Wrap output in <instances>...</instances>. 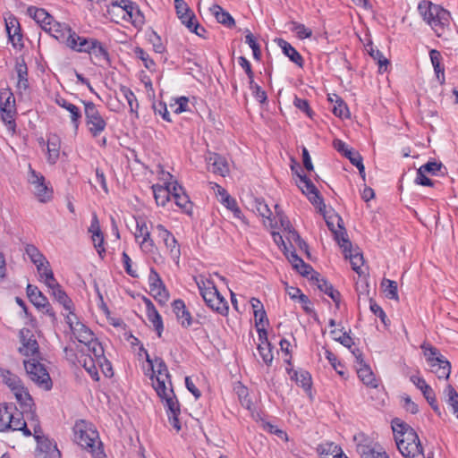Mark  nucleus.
Here are the masks:
<instances>
[{
	"instance_id": "1",
	"label": "nucleus",
	"mask_w": 458,
	"mask_h": 458,
	"mask_svg": "<svg viewBox=\"0 0 458 458\" xmlns=\"http://www.w3.org/2000/svg\"><path fill=\"white\" fill-rule=\"evenodd\" d=\"M13 394L20 405L21 411L13 403H4L1 404L0 431L17 430L21 431L24 437H30L32 433L27 426L24 416L28 420L36 419V405L33 398L24 386H21L19 390L13 391Z\"/></svg>"
},
{
	"instance_id": "2",
	"label": "nucleus",
	"mask_w": 458,
	"mask_h": 458,
	"mask_svg": "<svg viewBox=\"0 0 458 458\" xmlns=\"http://www.w3.org/2000/svg\"><path fill=\"white\" fill-rule=\"evenodd\" d=\"M392 429L397 450L403 458H433L431 454H425L418 433L409 424L394 419Z\"/></svg>"
},
{
	"instance_id": "3",
	"label": "nucleus",
	"mask_w": 458,
	"mask_h": 458,
	"mask_svg": "<svg viewBox=\"0 0 458 458\" xmlns=\"http://www.w3.org/2000/svg\"><path fill=\"white\" fill-rule=\"evenodd\" d=\"M266 212L259 209V214L263 216V224L266 227H269L272 231L279 233L283 236V241L285 242L287 246L294 249V245L303 250L307 248V244L301 240L298 233L291 228L289 222L284 216L278 211V206L275 205V214L267 208V205L264 206Z\"/></svg>"
},
{
	"instance_id": "4",
	"label": "nucleus",
	"mask_w": 458,
	"mask_h": 458,
	"mask_svg": "<svg viewBox=\"0 0 458 458\" xmlns=\"http://www.w3.org/2000/svg\"><path fill=\"white\" fill-rule=\"evenodd\" d=\"M418 12L437 37H443L450 30L451 13L441 5L422 0L418 4Z\"/></svg>"
},
{
	"instance_id": "5",
	"label": "nucleus",
	"mask_w": 458,
	"mask_h": 458,
	"mask_svg": "<svg viewBox=\"0 0 458 458\" xmlns=\"http://www.w3.org/2000/svg\"><path fill=\"white\" fill-rule=\"evenodd\" d=\"M73 432L75 442L89 451L91 455H96L98 458L106 456L98 432L90 424L85 420L77 421L73 427Z\"/></svg>"
},
{
	"instance_id": "6",
	"label": "nucleus",
	"mask_w": 458,
	"mask_h": 458,
	"mask_svg": "<svg viewBox=\"0 0 458 458\" xmlns=\"http://www.w3.org/2000/svg\"><path fill=\"white\" fill-rule=\"evenodd\" d=\"M66 323L69 325L71 331L74 337L81 343L88 347L90 352L102 354V344L95 338L94 333L86 325L79 321L76 315H67L65 318Z\"/></svg>"
},
{
	"instance_id": "7",
	"label": "nucleus",
	"mask_w": 458,
	"mask_h": 458,
	"mask_svg": "<svg viewBox=\"0 0 458 458\" xmlns=\"http://www.w3.org/2000/svg\"><path fill=\"white\" fill-rule=\"evenodd\" d=\"M197 284L207 306L221 315H225L228 311V303L217 291L214 282L210 279L200 277L197 281Z\"/></svg>"
},
{
	"instance_id": "8",
	"label": "nucleus",
	"mask_w": 458,
	"mask_h": 458,
	"mask_svg": "<svg viewBox=\"0 0 458 458\" xmlns=\"http://www.w3.org/2000/svg\"><path fill=\"white\" fill-rule=\"evenodd\" d=\"M421 349L430 367V371L434 373L438 379L447 380L451 374V363L440 353L437 348L431 344H423Z\"/></svg>"
},
{
	"instance_id": "9",
	"label": "nucleus",
	"mask_w": 458,
	"mask_h": 458,
	"mask_svg": "<svg viewBox=\"0 0 458 458\" xmlns=\"http://www.w3.org/2000/svg\"><path fill=\"white\" fill-rule=\"evenodd\" d=\"M152 360L154 364V369L151 368L152 375L150 377L152 386L158 397L166 396L169 393V389L173 388L167 366L160 357H155V359Z\"/></svg>"
},
{
	"instance_id": "10",
	"label": "nucleus",
	"mask_w": 458,
	"mask_h": 458,
	"mask_svg": "<svg viewBox=\"0 0 458 458\" xmlns=\"http://www.w3.org/2000/svg\"><path fill=\"white\" fill-rule=\"evenodd\" d=\"M84 106L85 123L92 138H98L106 130L107 123L97 105L92 101L81 99Z\"/></svg>"
},
{
	"instance_id": "11",
	"label": "nucleus",
	"mask_w": 458,
	"mask_h": 458,
	"mask_svg": "<svg viewBox=\"0 0 458 458\" xmlns=\"http://www.w3.org/2000/svg\"><path fill=\"white\" fill-rule=\"evenodd\" d=\"M40 358H30L23 360V365L30 379L44 390H50L53 383L49 373Z\"/></svg>"
},
{
	"instance_id": "12",
	"label": "nucleus",
	"mask_w": 458,
	"mask_h": 458,
	"mask_svg": "<svg viewBox=\"0 0 458 458\" xmlns=\"http://www.w3.org/2000/svg\"><path fill=\"white\" fill-rule=\"evenodd\" d=\"M272 238L275 243L283 250L284 254L292 264L293 267L302 276H308L312 267L306 264L296 253L294 249H291L287 246L283 236L279 233L271 231Z\"/></svg>"
},
{
	"instance_id": "13",
	"label": "nucleus",
	"mask_w": 458,
	"mask_h": 458,
	"mask_svg": "<svg viewBox=\"0 0 458 458\" xmlns=\"http://www.w3.org/2000/svg\"><path fill=\"white\" fill-rule=\"evenodd\" d=\"M135 240L139 242L140 250L147 254H153L157 250L151 237L147 221L143 217L136 218Z\"/></svg>"
},
{
	"instance_id": "14",
	"label": "nucleus",
	"mask_w": 458,
	"mask_h": 458,
	"mask_svg": "<svg viewBox=\"0 0 458 458\" xmlns=\"http://www.w3.org/2000/svg\"><path fill=\"white\" fill-rule=\"evenodd\" d=\"M268 326V319L263 307L259 309V355L262 356L264 362L270 365L274 359L273 351L270 344L267 342V333L265 326Z\"/></svg>"
},
{
	"instance_id": "15",
	"label": "nucleus",
	"mask_w": 458,
	"mask_h": 458,
	"mask_svg": "<svg viewBox=\"0 0 458 458\" xmlns=\"http://www.w3.org/2000/svg\"><path fill=\"white\" fill-rule=\"evenodd\" d=\"M21 346L18 352L25 357L40 358L39 345L35 335L29 328H22L19 332Z\"/></svg>"
},
{
	"instance_id": "16",
	"label": "nucleus",
	"mask_w": 458,
	"mask_h": 458,
	"mask_svg": "<svg viewBox=\"0 0 458 458\" xmlns=\"http://www.w3.org/2000/svg\"><path fill=\"white\" fill-rule=\"evenodd\" d=\"M28 182L34 187V194L40 202L46 203L51 200L53 197L52 189L47 185L45 177L32 169L30 165Z\"/></svg>"
},
{
	"instance_id": "17",
	"label": "nucleus",
	"mask_w": 458,
	"mask_h": 458,
	"mask_svg": "<svg viewBox=\"0 0 458 458\" xmlns=\"http://www.w3.org/2000/svg\"><path fill=\"white\" fill-rule=\"evenodd\" d=\"M165 404L168 420L173 428L178 432L181 430L182 426L179 420L181 413L180 403L174 394V389L170 388L166 396L159 397Z\"/></svg>"
},
{
	"instance_id": "18",
	"label": "nucleus",
	"mask_w": 458,
	"mask_h": 458,
	"mask_svg": "<svg viewBox=\"0 0 458 458\" xmlns=\"http://www.w3.org/2000/svg\"><path fill=\"white\" fill-rule=\"evenodd\" d=\"M326 222L330 231L334 233L335 239L338 242L339 246L343 249V251L346 252L349 250L351 242L346 237L342 218L338 215L335 214L326 218Z\"/></svg>"
},
{
	"instance_id": "19",
	"label": "nucleus",
	"mask_w": 458,
	"mask_h": 458,
	"mask_svg": "<svg viewBox=\"0 0 458 458\" xmlns=\"http://www.w3.org/2000/svg\"><path fill=\"white\" fill-rule=\"evenodd\" d=\"M352 353L355 355L359 367L357 374L360 380L369 388H377L379 386L380 380L376 377L371 368L367 365L361 358V352L359 349H354Z\"/></svg>"
},
{
	"instance_id": "20",
	"label": "nucleus",
	"mask_w": 458,
	"mask_h": 458,
	"mask_svg": "<svg viewBox=\"0 0 458 458\" xmlns=\"http://www.w3.org/2000/svg\"><path fill=\"white\" fill-rule=\"evenodd\" d=\"M26 292L28 298L34 306H36L38 309L44 310V312L47 315H48L53 319H55V313L52 306L50 305L47 298L36 285L28 284Z\"/></svg>"
},
{
	"instance_id": "21",
	"label": "nucleus",
	"mask_w": 458,
	"mask_h": 458,
	"mask_svg": "<svg viewBox=\"0 0 458 458\" xmlns=\"http://www.w3.org/2000/svg\"><path fill=\"white\" fill-rule=\"evenodd\" d=\"M298 187L301 189L303 194H305L310 201L322 212L325 208V204L316 186L309 180L306 176L299 175V181L297 182Z\"/></svg>"
},
{
	"instance_id": "22",
	"label": "nucleus",
	"mask_w": 458,
	"mask_h": 458,
	"mask_svg": "<svg viewBox=\"0 0 458 458\" xmlns=\"http://www.w3.org/2000/svg\"><path fill=\"white\" fill-rule=\"evenodd\" d=\"M150 294L159 302H165L168 300V293L165 290L158 273L151 267L148 276Z\"/></svg>"
},
{
	"instance_id": "23",
	"label": "nucleus",
	"mask_w": 458,
	"mask_h": 458,
	"mask_svg": "<svg viewBox=\"0 0 458 458\" xmlns=\"http://www.w3.org/2000/svg\"><path fill=\"white\" fill-rule=\"evenodd\" d=\"M356 450L361 458H390L381 446L368 439L360 441Z\"/></svg>"
},
{
	"instance_id": "24",
	"label": "nucleus",
	"mask_w": 458,
	"mask_h": 458,
	"mask_svg": "<svg viewBox=\"0 0 458 458\" xmlns=\"http://www.w3.org/2000/svg\"><path fill=\"white\" fill-rule=\"evenodd\" d=\"M47 32L66 47H68L70 39L72 38V36L75 33L69 24L59 21H55L53 25L49 26Z\"/></svg>"
},
{
	"instance_id": "25",
	"label": "nucleus",
	"mask_w": 458,
	"mask_h": 458,
	"mask_svg": "<svg viewBox=\"0 0 458 458\" xmlns=\"http://www.w3.org/2000/svg\"><path fill=\"white\" fill-rule=\"evenodd\" d=\"M37 458H62L56 443L46 437L37 441Z\"/></svg>"
},
{
	"instance_id": "26",
	"label": "nucleus",
	"mask_w": 458,
	"mask_h": 458,
	"mask_svg": "<svg viewBox=\"0 0 458 458\" xmlns=\"http://www.w3.org/2000/svg\"><path fill=\"white\" fill-rule=\"evenodd\" d=\"M72 38L70 39L68 47L72 51L77 53H90L93 47L96 45L97 38H85L79 36L76 32L72 36Z\"/></svg>"
},
{
	"instance_id": "27",
	"label": "nucleus",
	"mask_w": 458,
	"mask_h": 458,
	"mask_svg": "<svg viewBox=\"0 0 458 458\" xmlns=\"http://www.w3.org/2000/svg\"><path fill=\"white\" fill-rule=\"evenodd\" d=\"M96 46L92 47L89 55L91 56L92 63L98 66H108L111 64V58L109 52L106 46L98 39L96 40Z\"/></svg>"
},
{
	"instance_id": "28",
	"label": "nucleus",
	"mask_w": 458,
	"mask_h": 458,
	"mask_svg": "<svg viewBox=\"0 0 458 458\" xmlns=\"http://www.w3.org/2000/svg\"><path fill=\"white\" fill-rule=\"evenodd\" d=\"M173 311L182 327L188 328L192 324V317L182 299L174 300L172 303Z\"/></svg>"
},
{
	"instance_id": "29",
	"label": "nucleus",
	"mask_w": 458,
	"mask_h": 458,
	"mask_svg": "<svg viewBox=\"0 0 458 458\" xmlns=\"http://www.w3.org/2000/svg\"><path fill=\"white\" fill-rule=\"evenodd\" d=\"M6 31L13 47H23V37L17 19L13 18L9 21H6Z\"/></svg>"
},
{
	"instance_id": "30",
	"label": "nucleus",
	"mask_w": 458,
	"mask_h": 458,
	"mask_svg": "<svg viewBox=\"0 0 458 458\" xmlns=\"http://www.w3.org/2000/svg\"><path fill=\"white\" fill-rule=\"evenodd\" d=\"M156 228L158 231V236L163 240L166 249L172 255L178 257L180 255V249L175 237L161 224L157 225Z\"/></svg>"
},
{
	"instance_id": "31",
	"label": "nucleus",
	"mask_w": 458,
	"mask_h": 458,
	"mask_svg": "<svg viewBox=\"0 0 458 458\" xmlns=\"http://www.w3.org/2000/svg\"><path fill=\"white\" fill-rule=\"evenodd\" d=\"M278 46L282 49L284 55H285L291 62L296 64L299 68H303L304 59L295 47L284 39H279Z\"/></svg>"
},
{
	"instance_id": "32",
	"label": "nucleus",
	"mask_w": 458,
	"mask_h": 458,
	"mask_svg": "<svg viewBox=\"0 0 458 458\" xmlns=\"http://www.w3.org/2000/svg\"><path fill=\"white\" fill-rule=\"evenodd\" d=\"M429 57L434 68V72L436 73L437 79L439 83L442 85L445 81V67L442 64V55L441 53L437 49H431L429 51Z\"/></svg>"
},
{
	"instance_id": "33",
	"label": "nucleus",
	"mask_w": 458,
	"mask_h": 458,
	"mask_svg": "<svg viewBox=\"0 0 458 458\" xmlns=\"http://www.w3.org/2000/svg\"><path fill=\"white\" fill-rule=\"evenodd\" d=\"M313 279L315 280L318 288L321 292H324L327 295H328L335 303V305L339 307V303L341 301L340 293L337 290H335L333 287V285L330 283H328L326 279L319 277L318 276Z\"/></svg>"
},
{
	"instance_id": "34",
	"label": "nucleus",
	"mask_w": 458,
	"mask_h": 458,
	"mask_svg": "<svg viewBox=\"0 0 458 458\" xmlns=\"http://www.w3.org/2000/svg\"><path fill=\"white\" fill-rule=\"evenodd\" d=\"M119 11H121L119 18L124 21H133L135 22L137 16L143 19V14L139 6L131 0H129V3L124 4Z\"/></svg>"
},
{
	"instance_id": "35",
	"label": "nucleus",
	"mask_w": 458,
	"mask_h": 458,
	"mask_svg": "<svg viewBox=\"0 0 458 458\" xmlns=\"http://www.w3.org/2000/svg\"><path fill=\"white\" fill-rule=\"evenodd\" d=\"M317 452L319 458H336L343 451L335 443L325 442L318 445Z\"/></svg>"
},
{
	"instance_id": "36",
	"label": "nucleus",
	"mask_w": 458,
	"mask_h": 458,
	"mask_svg": "<svg viewBox=\"0 0 458 458\" xmlns=\"http://www.w3.org/2000/svg\"><path fill=\"white\" fill-rule=\"evenodd\" d=\"M209 166L214 174H217L223 177L229 173V166L225 158L217 154H215L209 158Z\"/></svg>"
},
{
	"instance_id": "37",
	"label": "nucleus",
	"mask_w": 458,
	"mask_h": 458,
	"mask_svg": "<svg viewBox=\"0 0 458 458\" xmlns=\"http://www.w3.org/2000/svg\"><path fill=\"white\" fill-rule=\"evenodd\" d=\"M210 11L219 23L228 28L234 26L235 21L233 16L228 12L224 10L220 5L213 4L212 7H210Z\"/></svg>"
},
{
	"instance_id": "38",
	"label": "nucleus",
	"mask_w": 458,
	"mask_h": 458,
	"mask_svg": "<svg viewBox=\"0 0 458 458\" xmlns=\"http://www.w3.org/2000/svg\"><path fill=\"white\" fill-rule=\"evenodd\" d=\"M15 71L18 76L17 87L20 89L26 90L29 89V78H28V66L24 61L21 59V61H17L15 64Z\"/></svg>"
},
{
	"instance_id": "39",
	"label": "nucleus",
	"mask_w": 458,
	"mask_h": 458,
	"mask_svg": "<svg viewBox=\"0 0 458 458\" xmlns=\"http://www.w3.org/2000/svg\"><path fill=\"white\" fill-rule=\"evenodd\" d=\"M0 377L3 382L10 388L12 392L19 390L23 386L21 378L6 369H0Z\"/></svg>"
},
{
	"instance_id": "40",
	"label": "nucleus",
	"mask_w": 458,
	"mask_h": 458,
	"mask_svg": "<svg viewBox=\"0 0 458 458\" xmlns=\"http://www.w3.org/2000/svg\"><path fill=\"white\" fill-rule=\"evenodd\" d=\"M51 294L55 297V299L61 304L63 307L69 311L68 315L73 316V303L71 298L66 294V293L63 290L62 286L55 287V289L51 291Z\"/></svg>"
},
{
	"instance_id": "41",
	"label": "nucleus",
	"mask_w": 458,
	"mask_h": 458,
	"mask_svg": "<svg viewBox=\"0 0 458 458\" xmlns=\"http://www.w3.org/2000/svg\"><path fill=\"white\" fill-rule=\"evenodd\" d=\"M120 93L122 96L126 99L129 106H130V112L131 114H134L135 116L138 118V109H139V103L137 100V98L133 91L128 88L127 86L121 85L119 88Z\"/></svg>"
},
{
	"instance_id": "42",
	"label": "nucleus",
	"mask_w": 458,
	"mask_h": 458,
	"mask_svg": "<svg viewBox=\"0 0 458 458\" xmlns=\"http://www.w3.org/2000/svg\"><path fill=\"white\" fill-rule=\"evenodd\" d=\"M330 335L333 340L339 342L344 347L351 349L354 344L352 338L344 329V327H335L330 331Z\"/></svg>"
},
{
	"instance_id": "43",
	"label": "nucleus",
	"mask_w": 458,
	"mask_h": 458,
	"mask_svg": "<svg viewBox=\"0 0 458 458\" xmlns=\"http://www.w3.org/2000/svg\"><path fill=\"white\" fill-rule=\"evenodd\" d=\"M367 51L369 55L377 62L379 72L382 73L386 72L389 64V61L384 56L383 53L377 47H374L372 44H369L367 46Z\"/></svg>"
},
{
	"instance_id": "44",
	"label": "nucleus",
	"mask_w": 458,
	"mask_h": 458,
	"mask_svg": "<svg viewBox=\"0 0 458 458\" xmlns=\"http://www.w3.org/2000/svg\"><path fill=\"white\" fill-rule=\"evenodd\" d=\"M152 189H153V193H154V198H155V200H156V203L158 205V206H165V204L167 203V201H169L170 199V190H169V186H165V185H153L152 186Z\"/></svg>"
},
{
	"instance_id": "45",
	"label": "nucleus",
	"mask_w": 458,
	"mask_h": 458,
	"mask_svg": "<svg viewBox=\"0 0 458 458\" xmlns=\"http://www.w3.org/2000/svg\"><path fill=\"white\" fill-rule=\"evenodd\" d=\"M1 117L3 122L5 123L7 130L13 134L16 129V123L14 116L16 114V107L5 108L0 107Z\"/></svg>"
},
{
	"instance_id": "46",
	"label": "nucleus",
	"mask_w": 458,
	"mask_h": 458,
	"mask_svg": "<svg viewBox=\"0 0 458 458\" xmlns=\"http://www.w3.org/2000/svg\"><path fill=\"white\" fill-rule=\"evenodd\" d=\"M81 358L82 360H79V362L82 365V367L86 369V371L89 374L94 381H98L99 375L96 367V358L93 359L91 356L84 354L81 355Z\"/></svg>"
},
{
	"instance_id": "47",
	"label": "nucleus",
	"mask_w": 458,
	"mask_h": 458,
	"mask_svg": "<svg viewBox=\"0 0 458 458\" xmlns=\"http://www.w3.org/2000/svg\"><path fill=\"white\" fill-rule=\"evenodd\" d=\"M335 99L334 100L333 98H329V100L333 103L332 112L333 114L340 118H349L350 117V112L347 105L344 103V101L339 98L338 96L335 95Z\"/></svg>"
},
{
	"instance_id": "48",
	"label": "nucleus",
	"mask_w": 458,
	"mask_h": 458,
	"mask_svg": "<svg viewBox=\"0 0 458 458\" xmlns=\"http://www.w3.org/2000/svg\"><path fill=\"white\" fill-rule=\"evenodd\" d=\"M238 64L246 72V74L249 78V81H250V88L252 89V94L254 95V97H257L258 96V85L255 84V81H254V72L252 71L250 63L244 56H240L238 58Z\"/></svg>"
},
{
	"instance_id": "49",
	"label": "nucleus",
	"mask_w": 458,
	"mask_h": 458,
	"mask_svg": "<svg viewBox=\"0 0 458 458\" xmlns=\"http://www.w3.org/2000/svg\"><path fill=\"white\" fill-rule=\"evenodd\" d=\"M290 377L293 380L300 385L304 389H310L311 386V377L307 371H297V370H289Z\"/></svg>"
},
{
	"instance_id": "50",
	"label": "nucleus",
	"mask_w": 458,
	"mask_h": 458,
	"mask_svg": "<svg viewBox=\"0 0 458 458\" xmlns=\"http://www.w3.org/2000/svg\"><path fill=\"white\" fill-rule=\"evenodd\" d=\"M346 259H350L352 268L357 272L359 275L362 274L361 267L364 264L363 256L359 252H352V246L349 248V250L344 252Z\"/></svg>"
},
{
	"instance_id": "51",
	"label": "nucleus",
	"mask_w": 458,
	"mask_h": 458,
	"mask_svg": "<svg viewBox=\"0 0 458 458\" xmlns=\"http://www.w3.org/2000/svg\"><path fill=\"white\" fill-rule=\"evenodd\" d=\"M424 398L427 400L430 407L433 411L438 415L441 416V410L437 403L436 393L433 388L428 384L422 390H420Z\"/></svg>"
},
{
	"instance_id": "52",
	"label": "nucleus",
	"mask_w": 458,
	"mask_h": 458,
	"mask_svg": "<svg viewBox=\"0 0 458 458\" xmlns=\"http://www.w3.org/2000/svg\"><path fill=\"white\" fill-rule=\"evenodd\" d=\"M104 348L102 347V354L98 356V353L91 352L96 358V361L101 369L102 373L106 377H111L114 375V370L111 362L105 357Z\"/></svg>"
},
{
	"instance_id": "53",
	"label": "nucleus",
	"mask_w": 458,
	"mask_h": 458,
	"mask_svg": "<svg viewBox=\"0 0 458 458\" xmlns=\"http://www.w3.org/2000/svg\"><path fill=\"white\" fill-rule=\"evenodd\" d=\"M147 317L148 319L152 323L158 337H161L162 332L164 330V325L162 318L157 309H151V310L147 313Z\"/></svg>"
},
{
	"instance_id": "54",
	"label": "nucleus",
	"mask_w": 458,
	"mask_h": 458,
	"mask_svg": "<svg viewBox=\"0 0 458 458\" xmlns=\"http://www.w3.org/2000/svg\"><path fill=\"white\" fill-rule=\"evenodd\" d=\"M133 52H134L135 56L143 62L144 66L148 71H150V72L155 71L156 63L143 48H141L140 47H136L134 48Z\"/></svg>"
},
{
	"instance_id": "55",
	"label": "nucleus",
	"mask_w": 458,
	"mask_h": 458,
	"mask_svg": "<svg viewBox=\"0 0 458 458\" xmlns=\"http://www.w3.org/2000/svg\"><path fill=\"white\" fill-rule=\"evenodd\" d=\"M174 201L175 204L182 209V211L188 215H191L192 212V202L190 200L189 196L185 191H182L181 194H176Z\"/></svg>"
},
{
	"instance_id": "56",
	"label": "nucleus",
	"mask_w": 458,
	"mask_h": 458,
	"mask_svg": "<svg viewBox=\"0 0 458 458\" xmlns=\"http://www.w3.org/2000/svg\"><path fill=\"white\" fill-rule=\"evenodd\" d=\"M0 107L13 108L15 106V98L11 89H3L0 91Z\"/></svg>"
},
{
	"instance_id": "57",
	"label": "nucleus",
	"mask_w": 458,
	"mask_h": 458,
	"mask_svg": "<svg viewBox=\"0 0 458 458\" xmlns=\"http://www.w3.org/2000/svg\"><path fill=\"white\" fill-rule=\"evenodd\" d=\"M28 13L32 17L37 23L44 21V19L47 21H53V16L50 15L45 9L38 8L35 6H30L28 8Z\"/></svg>"
},
{
	"instance_id": "58",
	"label": "nucleus",
	"mask_w": 458,
	"mask_h": 458,
	"mask_svg": "<svg viewBox=\"0 0 458 458\" xmlns=\"http://www.w3.org/2000/svg\"><path fill=\"white\" fill-rule=\"evenodd\" d=\"M369 310L374 315L380 318L382 324L386 328L389 327L390 319L387 318L383 309L373 299L369 300Z\"/></svg>"
},
{
	"instance_id": "59",
	"label": "nucleus",
	"mask_w": 458,
	"mask_h": 458,
	"mask_svg": "<svg viewBox=\"0 0 458 458\" xmlns=\"http://www.w3.org/2000/svg\"><path fill=\"white\" fill-rule=\"evenodd\" d=\"M382 287L384 288V292L386 296L391 300H398V290H397V283L395 281L390 279H384L382 282Z\"/></svg>"
},
{
	"instance_id": "60",
	"label": "nucleus",
	"mask_w": 458,
	"mask_h": 458,
	"mask_svg": "<svg viewBox=\"0 0 458 458\" xmlns=\"http://www.w3.org/2000/svg\"><path fill=\"white\" fill-rule=\"evenodd\" d=\"M265 431L276 435L279 439L287 442L289 440L287 433L279 428L276 425H274L270 422L263 421L261 425H259Z\"/></svg>"
},
{
	"instance_id": "61",
	"label": "nucleus",
	"mask_w": 458,
	"mask_h": 458,
	"mask_svg": "<svg viewBox=\"0 0 458 458\" xmlns=\"http://www.w3.org/2000/svg\"><path fill=\"white\" fill-rule=\"evenodd\" d=\"M25 252L34 265L46 260V257L43 253L33 244H27L25 246Z\"/></svg>"
},
{
	"instance_id": "62",
	"label": "nucleus",
	"mask_w": 458,
	"mask_h": 458,
	"mask_svg": "<svg viewBox=\"0 0 458 458\" xmlns=\"http://www.w3.org/2000/svg\"><path fill=\"white\" fill-rule=\"evenodd\" d=\"M67 111L70 113L71 123L75 131H77L82 118L81 111L77 106L73 104L67 107Z\"/></svg>"
},
{
	"instance_id": "63",
	"label": "nucleus",
	"mask_w": 458,
	"mask_h": 458,
	"mask_svg": "<svg viewBox=\"0 0 458 458\" xmlns=\"http://www.w3.org/2000/svg\"><path fill=\"white\" fill-rule=\"evenodd\" d=\"M293 30L300 39L310 38L312 36V30L302 23L293 22Z\"/></svg>"
},
{
	"instance_id": "64",
	"label": "nucleus",
	"mask_w": 458,
	"mask_h": 458,
	"mask_svg": "<svg viewBox=\"0 0 458 458\" xmlns=\"http://www.w3.org/2000/svg\"><path fill=\"white\" fill-rule=\"evenodd\" d=\"M219 201L229 210H231L236 217H239L242 211L239 208L236 200L230 195H226L224 199H219Z\"/></svg>"
}]
</instances>
